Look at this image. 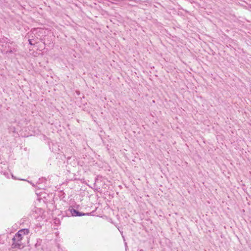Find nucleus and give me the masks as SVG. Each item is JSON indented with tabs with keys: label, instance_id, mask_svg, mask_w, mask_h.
I'll list each match as a JSON object with an SVG mask.
<instances>
[{
	"label": "nucleus",
	"instance_id": "nucleus-1",
	"mask_svg": "<svg viewBox=\"0 0 251 251\" xmlns=\"http://www.w3.org/2000/svg\"><path fill=\"white\" fill-rule=\"evenodd\" d=\"M29 233V230L27 228L22 229L19 230L12 238V248L21 249L24 247L23 241L24 240L25 236L28 235Z\"/></svg>",
	"mask_w": 251,
	"mask_h": 251
},
{
	"label": "nucleus",
	"instance_id": "nucleus-4",
	"mask_svg": "<svg viewBox=\"0 0 251 251\" xmlns=\"http://www.w3.org/2000/svg\"><path fill=\"white\" fill-rule=\"evenodd\" d=\"M22 180H25V179H21Z\"/></svg>",
	"mask_w": 251,
	"mask_h": 251
},
{
	"label": "nucleus",
	"instance_id": "nucleus-2",
	"mask_svg": "<svg viewBox=\"0 0 251 251\" xmlns=\"http://www.w3.org/2000/svg\"><path fill=\"white\" fill-rule=\"evenodd\" d=\"M71 213L73 216H81L85 215H89V213H81L75 209H72L71 211Z\"/></svg>",
	"mask_w": 251,
	"mask_h": 251
},
{
	"label": "nucleus",
	"instance_id": "nucleus-3",
	"mask_svg": "<svg viewBox=\"0 0 251 251\" xmlns=\"http://www.w3.org/2000/svg\"><path fill=\"white\" fill-rule=\"evenodd\" d=\"M29 43L30 45H33L34 43H33L31 39L28 40Z\"/></svg>",
	"mask_w": 251,
	"mask_h": 251
}]
</instances>
